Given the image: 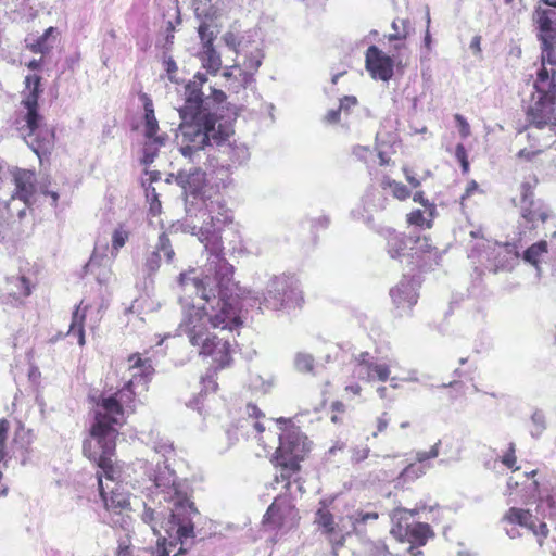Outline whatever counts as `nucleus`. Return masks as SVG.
Returning <instances> with one entry per match:
<instances>
[{
  "mask_svg": "<svg viewBox=\"0 0 556 556\" xmlns=\"http://www.w3.org/2000/svg\"><path fill=\"white\" fill-rule=\"evenodd\" d=\"M378 195V201L379 203L378 204H374V206L378 210H383L384 208V202L387 201L386 197H383L379 191L377 190H374V191H368L365 195V206L368 205V199L370 197H376Z\"/></svg>",
  "mask_w": 556,
  "mask_h": 556,
  "instance_id": "56",
  "label": "nucleus"
},
{
  "mask_svg": "<svg viewBox=\"0 0 556 556\" xmlns=\"http://www.w3.org/2000/svg\"><path fill=\"white\" fill-rule=\"evenodd\" d=\"M245 414L249 418L241 420V428H245V430L252 428L257 433L263 432L265 429L264 426L260 421L254 420L263 416L261 409L256 405L249 403L245 406Z\"/></svg>",
  "mask_w": 556,
  "mask_h": 556,
  "instance_id": "35",
  "label": "nucleus"
},
{
  "mask_svg": "<svg viewBox=\"0 0 556 556\" xmlns=\"http://www.w3.org/2000/svg\"><path fill=\"white\" fill-rule=\"evenodd\" d=\"M244 53V61L242 65H240L245 72H251L252 77L254 78L255 73L258 71L262 65L264 53L257 45H253L251 42L245 51H241Z\"/></svg>",
  "mask_w": 556,
  "mask_h": 556,
  "instance_id": "27",
  "label": "nucleus"
},
{
  "mask_svg": "<svg viewBox=\"0 0 556 556\" xmlns=\"http://www.w3.org/2000/svg\"><path fill=\"white\" fill-rule=\"evenodd\" d=\"M412 238H405L399 233L390 235L388 239V253L392 258H401L407 249Z\"/></svg>",
  "mask_w": 556,
  "mask_h": 556,
  "instance_id": "34",
  "label": "nucleus"
},
{
  "mask_svg": "<svg viewBox=\"0 0 556 556\" xmlns=\"http://www.w3.org/2000/svg\"><path fill=\"white\" fill-rule=\"evenodd\" d=\"M441 441L439 440L429 451H418L416 453V463L407 465L397 478V483L412 482L424 476L430 468V459L437 458L440 454L439 447Z\"/></svg>",
  "mask_w": 556,
  "mask_h": 556,
  "instance_id": "18",
  "label": "nucleus"
},
{
  "mask_svg": "<svg viewBox=\"0 0 556 556\" xmlns=\"http://www.w3.org/2000/svg\"><path fill=\"white\" fill-rule=\"evenodd\" d=\"M357 104V99L354 96H345L340 100L339 109L344 112H349L352 106Z\"/></svg>",
  "mask_w": 556,
  "mask_h": 556,
  "instance_id": "58",
  "label": "nucleus"
},
{
  "mask_svg": "<svg viewBox=\"0 0 556 556\" xmlns=\"http://www.w3.org/2000/svg\"><path fill=\"white\" fill-rule=\"evenodd\" d=\"M390 533L399 541H407L412 544L409 552L412 556L421 554L415 545L422 546L427 543L428 539L433 535V532L428 523L413 522L408 526H401L400 528H391Z\"/></svg>",
  "mask_w": 556,
  "mask_h": 556,
  "instance_id": "16",
  "label": "nucleus"
},
{
  "mask_svg": "<svg viewBox=\"0 0 556 556\" xmlns=\"http://www.w3.org/2000/svg\"><path fill=\"white\" fill-rule=\"evenodd\" d=\"M390 295L397 309L408 312L418 300L417 281L413 277L403 276L400 282L390 290Z\"/></svg>",
  "mask_w": 556,
  "mask_h": 556,
  "instance_id": "20",
  "label": "nucleus"
},
{
  "mask_svg": "<svg viewBox=\"0 0 556 556\" xmlns=\"http://www.w3.org/2000/svg\"><path fill=\"white\" fill-rule=\"evenodd\" d=\"M251 387L254 389H261L263 392H267L270 389L271 383L265 382L261 377L257 376L255 378H251Z\"/></svg>",
  "mask_w": 556,
  "mask_h": 556,
  "instance_id": "59",
  "label": "nucleus"
},
{
  "mask_svg": "<svg viewBox=\"0 0 556 556\" xmlns=\"http://www.w3.org/2000/svg\"><path fill=\"white\" fill-rule=\"evenodd\" d=\"M192 8L200 23H211L218 16V10L212 3V0H193Z\"/></svg>",
  "mask_w": 556,
  "mask_h": 556,
  "instance_id": "29",
  "label": "nucleus"
},
{
  "mask_svg": "<svg viewBox=\"0 0 556 556\" xmlns=\"http://www.w3.org/2000/svg\"><path fill=\"white\" fill-rule=\"evenodd\" d=\"M501 463L506 466L508 469L518 470V467H515L517 458L515 455V444L511 442L509 443L507 452L502 455Z\"/></svg>",
  "mask_w": 556,
  "mask_h": 556,
  "instance_id": "51",
  "label": "nucleus"
},
{
  "mask_svg": "<svg viewBox=\"0 0 556 556\" xmlns=\"http://www.w3.org/2000/svg\"><path fill=\"white\" fill-rule=\"evenodd\" d=\"M542 67L536 73L534 92L526 108L530 123L529 136L544 140L556 139V36L542 45Z\"/></svg>",
  "mask_w": 556,
  "mask_h": 556,
  "instance_id": "4",
  "label": "nucleus"
},
{
  "mask_svg": "<svg viewBox=\"0 0 556 556\" xmlns=\"http://www.w3.org/2000/svg\"><path fill=\"white\" fill-rule=\"evenodd\" d=\"M148 479L149 502L143 503L141 520L159 535L157 553L151 556H178L194 536L191 516L197 510L189 500L188 486L165 462L157 463Z\"/></svg>",
  "mask_w": 556,
  "mask_h": 556,
  "instance_id": "3",
  "label": "nucleus"
},
{
  "mask_svg": "<svg viewBox=\"0 0 556 556\" xmlns=\"http://www.w3.org/2000/svg\"><path fill=\"white\" fill-rule=\"evenodd\" d=\"M128 371L129 379L127 380L130 386H136L137 389L147 391L148 383L151 380L154 369L149 358H142L140 354L135 353L128 357Z\"/></svg>",
  "mask_w": 556,
  "mask_h": 556,
  "instance_id": "21",
  "label": "nucleus"
},
{
  "mask_svg": "<svg viewBox=\"0 0 556 556\" xmlns=\"http://www.w3.org/2000/svg\"><path fill=\"white\" fill-rule=\"evenodd\" d=\"M522 247L511 243L498 245L495 256V270H510L520 257Z\"/></svg>",
  "mask_w": 556,
  "mask_h": 556,
  "instance_id": "25",
  "label": "nucleus"
},
{
  "mask_svg": "<svg viewBox=\"0 0 556 556\" xmlns=\"http://www.w3.org/2000/svg\"><path fill=\"white\" fill-rule=\"evenodd\" d=\"M371 357L367 352L362 353L353 369V375L359 380L371 381Z\"/></svg>",
  "mask_w": 556,
  "mask_h": 556,
  "instance_id": "39",
  "label": "nucleus"
},
{
  "mask_svg": "<svg viewBox=\"0 0 556 556\" xmlns=\"http://www.w3.org/2000/svg\"><path fill=\"white\" fill-rule=\"evenodd\" d=\"M555 16L554 9H547L542 12H536L535 22L539 29V38L542 45L551 42L556 37V27L553 21Z\"/></svg>",
  "mask_w": 556,
  "mask_h": 556,
  "instance_id": "26",
  "label": "nucleus"
},
{
  "mask_svg": "<svg viewBox=\"0 0 556 556\" xmlns=\"http://www.w3.org/2000/svg\"><path fill=\"white\" fill-rule=\"evenodd\" d=\"M198 33L203 48L207 46H213V41L216 35L214 30H212L211 28V23H200Z\"/></svg>",
  "mask_w": 556,
  "mask_h": 556,
  "instance_id": "49",
  "label": "nucleus"
},
{
  "mask_svg": "<svg viewBox=\"0 0 556 556\" xmlns=\"http://www.w3.org/2000/svg\"><path fill=\"white\" fill-rule=\"evenodd\" d=\"M455 157L460 163L463 170L467 172L468 167H469V164L467 161V154H466V150H465L464 146L460 143L456 146Z\"/></svg>",
  "mask_w": 556,
  "mask_h": 556,
  "instance_id": "53",
  "label": "nucleus"
},
{
  "mask_svg": "<svg viewBox=\"0 0 556 556\" xmlns=\"http://www.w3.org/2000/svg\"><path fill=\"white\" fill-rule=\"evenodd\" d=\"M366 70L372 78L388 81L393 76L394 61L376 46L366 51Z\"/></svg>",
  "mask_w": 556,
  "mask_h": 556,
  "instance_id": "17",
  "label": "nucleus"
},
{
  "mask_svg": "<svg viewBox=\"0 0 556 556\" xmlns=\"http://www.w3.org/2000/svg\"><path fill=\"white\" fill-rule=\"evenodd\" d=\"M85 313H80V307H77L73 313L72 323L67 332L70 337H76L78 344H85V331H84Z\"/></svg>",
  "mask_w": 556,
  "mask_h": 556,
  "instance_id": "38",
  "label": "nucleus"
},
{
  "mask_svg": "<svg viewBox=\"0 0 556 556\" xmlns=\"http://www.w3.org/2000/svg\"><path fill=\"white\" fill-rule=\"evenodd\" d=\"M394 34L389 35V40H401L405 39L412 31V23L409 20H395L392 23Z\"/></svg>",
  "mask_w": 556,
  "mask_h": 556,
  "instance_id": "44",
  "label": "nucleus"
},
{
  "mask_svg": "<svg viewBox=\"0 0 556 556\" xmlns=\"http://www.w3.org/2000/svg\"><path fill=\"white\" fill-rule=\"evenodd\" d=\"M202 224L197 225L188 217L182 223V230L197 236L208 252L202 278L191 277L192 273L180 274L179 281L186 292H195L200 303L184 304L182 318L177 328V336H186L189 343L198 349L200 355L211 356L217 368L230 363V344L218 338L211 328L230 329L241 325L239 308V288L233 280V266L223 256L220 231L223 226L232 222L228 210L211 201L205 208H200Z\"/></svg>",
  "mask_w": 556,
  "mask_h": 556,
  "instance_id": "1",
  "label": "nucleus"
},
{
  "mask_svg": "<svg viewBox=\"0 0 556 556\" xmlns=\"http://www.w3.org/2000/svg\"><path fill=\"white\" fill-rule=\"evenodd\" d=\"M117 555L118 556H130V545L127 543L126 540H123L118 544L117 548Z\"/></svg>",
  "mask_w": 556,
  "mask_h": 556,
  "instance_id": "64",
  "label": "nucleus"
},
{
  "mask_svg": "<svg viewBox=\"0 0 556 556\" xmlns=\"http://www.w3.org/2000/svg\"><path fill=\"white\" fill-rule=\"evenodd\" d=\"M455 121L457 124V128L460 132V136L463 138L468 137L470 134V127H469V124L467 123V121L459 114L455 115Z\"/></svg>",
  "mask_w": 556,
  "mask_h": 556,
  "instance_id": "54",
  "label": "nucleus"
},
{
  "mask_svg": "<svg viewBox=\"0 0 556 556\" xmlns=\"http://www.w3.org/2000/svg\"><path fill=\"white\" fill-rule=\"evenodd\" d=\"M368 454H369L368 447L356 448L353 452L352 458H353V460L359 463V462L366 459L368 457Z\"/></svg>",
  "mask_w": 556,
  "mask_h": 556,
  "instance_id": "63",
  "label": "nucleus"
},
{
  "mask_svg": "<svg viewBox=\"0 0 556 556\" xmlns=\"http://www.w3.org/2000/svg\"><path fill=\"white\" fill-rule=\"evenodd\" d=\"M242 298L258 304L260 308L263 306L276 312L300 307L303 303V293L298 279L285 274L273 276L267 281L262 296L257 292L248 291Z\"/></svg>",
  "mask_w": 556,
  "mask_h": 556,
  "instance_id": "10",
  "label": "nucleus"
},
{
  "mask_svg": "<svg viewBox=\"0 0 556 556\" xmlns=\"http://www.w3.org/2000/svg\"><path fill=\"white\" fill-rule=\"evenodd\" d=\"M408 222L410 224L422 226L426 223V219L424 217V213L421 211L417 210L409 214Z\"/></svg>",
  "mask_w": 556,
  "mask_h": 556,
  "instance_id": "61",
  "label": "nucleus"
},
{
  "mask_svg": "<svg viewBox=\"0 0 556 556\" xmlns=\"http://www.w3.org/2000/svg\"><path fill=\"white\" fill-rule=\"evenodd\" d=\"M201 384H202V390H201V394L202 395L203 393H210V392H215L216 389H217V381H216V370L215 369H210L207 370V372L205 374L204 377H202L201 379Z\"/></svg>",
  "mask_w": 556,
  "mask_h": 556,
  "instance_id": "48",
  "label": "nucleus"
},
{
  "mask_svg": "<svg viewBox=\"0 0 556 556\" xmlns=\"http://www.w3.org/2000/svg\"><path fill=\"white\" fill-rule=\"evenodd\" d=\"M128 239L129 230L125 227V225H118L112 233L111 255L113 258L116 257L119 249L125 245Z\"/></svg>",
  "mask_w": 556,
  "mask_h": 556,
  "instance_id": "42",
  "label": "nucleus"
},
{
  "mask_svg": "<svg viewBox=\"0 0 556 556\" xmlns=\"http://www.w3.org/2000/svg\"><path fill=\"white\" fill-rule=\"evenodd\" d=\"M166 137L161 135L159 137L146 138V142L143 144V155L141 162L148 166L153 163L154 159L159 153V149L164 146Z\"/></svg>",
  "mask_w": 556,
  "mask_h": 556,
  "instance_id": "33",
  "label": "nucleus"
},
{
  "mask_svg": "<svg viewBox=\"0 0 556 556\" xmlns=\"http://www.w3.org/2000/svg\"><path fill=\"white\" fill-rule=\"evenodd\" d=\"M176 182L191 194L198 195L205 182V172L198 166H191L189 169H180L176 176Z\"/></svg>",
  "mask_w": 556,
  "mask_h": 556,
  "instance_id": "22",
  "label": "nucleus"
},
{
  "mask_svg": "<svg viewBox=\"0 0 556 556\" xmlns=\"http://www.w3.org/2000/svg\"><path fill=\"white\" fill-rule=\"evenodd\" d=\"M341 112L339 108L329 110L324 116V122L330 125L339 123Z\"/></svg>",
  "mask_w": 556,
  "mask_h": 556,
  "instance_id": "57",
  "label": "nucleus"
},
{
  "mask_svg": "<svg viewBox=\"0 0 556 556\" xmlns=\"http://www.w3.org/2000/svg\"><path fill=\"white\" fill-rule=\"evenodd\" d=\"M162 255L166 263H174L175 251L166 232L159 236L154 249L146 256L143 270L147 275H153L160 269Z\"/></svg>",
  "mask_w": 556,
  "mask_h": 556,
  "instance_id": "19",
  "label": "nucleus"
},
{
  "mask_svg": "<svg viewBox=\"0 0 556 556\" xmlns=\"http://www.w3.org/2000/svg\"><path fill=\"white\" fill-rule=\"evenodd\" d=\"M315 523L318 529L327 535L333 548L340 547L344 544L345 536L354 532L353 521L348 518L340 519L339 522L334 520L333 515L323 504L315 514Z\"/></svg>",
  "mask_w": 556,
  "mask_h": 556,
  "instance_id": "11",
  "label": "nucleus"
},
{
  "mask_svg": "<svg viewBox=\"0 0 556 556\" xmlns=\"http://www.w3.org/2000/svg\"><path fill=\"white\" fill-rule=\"evenodd\" d=\"M41 77L28 75L25 78V90L23 91L22 104L27 110L25 122L27 132L24 140L39 159L49 154L54 146V131L42 124V116L38 113V99Z\"/></svg>",
  "mask_w": 556,
  "mask_h": 556,
  "instance_id": "7",
  "label": "nucleus"
},
{
  "mask_svg": "<svg viewBox=\"0 0 556 556\" xmlns=\"http://www.w3.org/2000/svg\"><path fill=\"white\" fill-rule=\"evenodd\" d=\"M535 473L536 471L532 470L531 472H523L508 479V503L528 502L536 496L539 484L533 479Z\"/></svg>",
  "mask_w": 556,
  "mask_h": 556,
  "instance_id": "14",
  "label": "nucleus"
},
{
  "mask_svg": "<svg viewBox=\"0 0 556 556\" xmlns=\"http://www.w3.org/2000/svg\"><path fill=\"white\" fill-rule=\"evenodd\" d=\"M389 424V418L387 417V413H383L378 419H377V432H374L372 435L377 437L378 432H382L387 429Z\"/></svg>",
  "mask_w": 556,
  "mask_h": 556,
  "instance_id": "62",
  "label": "nucleus"
},
{
  "mask_svg": "<svg viewBox=\"0 0 556 556\" xmlns=\"http://www.w3.org/2000/svg\"><path fill=\"white\" fill-rule=\"evenodd\" d=\"M536 184L538 179L535 177H529L521 184V215L530 223H534L538 219L545 222L549 217V208L542 203L533 201V189Z\"/></svg>",
  "mask_w": 556,
  "mask_h": 556,
  "instance_id": "15",
  "label": "nucleus"
},
{
  "mask_svg": "<svg viewBox=\"0 0 556 556\" xmlns=\"http://www.w3.org/2000/svg\"><path fill=\"white\" fill-rule=\"evenodd\" d=\"M298 510L288 495H278L268 507L264 523L274 528L291 529L298 522Z\"/></svg>",
  "mask_w": 556,
  "mask_h": 556,
  "instance_id": "12",
  "label": "nucleus"
},
{
  "mask_svg": "<svg viewBox=\"0 0 556 556\" xmlns=\"http://www.w3.org/2000/svg\"><path fill=\"white\" fill-rule=\"evenodd\" d=\"M556 516V503L553 497L540 498L535 515L530 509L510 507L502 517L503 529L510 539H517L522 535L520 530L532 533L538 541L539 546L543 545L549 530L544 521L545 518Z\"/></svg>",
  "mask_w": 556,
  "mask_h": 556,
  "instance_id": "8",
  "label": "nucleus"
},
{
  "mask_svg": "<svg viewBox=\"0 0 556 556\" xmlns=\"http://www.w3.org/2000/svg\"><path fill=\"white\" fill-rule=\"evenodd\" d=\"M473 241L468 245V260L473 269L472 288L483 289L484 261L486 258V243L482 229L470 231Z\"/></svg>",
  "mask_w": 556,
  "mask_h": 556,
  "instance_id": "13",
  "label": "nucleus"
},
{
  "mask_svg": "<svg viewBox=\"0 0 556 556\" xmlns=\"http://www.w3.org/2000/svg\"><path fill=\"white\" fill-rule=\"evenodd\" d=\"M154 451L159 454H162L163 456H166L173 452V444L168 441L161 440L160 442L155 443Z\"/></svg>",
  "mask_w": 556,
  "mask_h": 556,
  "instance_id": "55",
  "label": "nucleus"
},
{
  "mask_svg": "<svg viewBox=\"0 0 556 556\" xmlns=\"http://www.w3.org/2000/svg\"><path fill=\"white\" fill-rule=\"evenodd\" d=\"M294 365L299 371L309 372L314 367V357L307 353H298L294 358Z\"/></svg>",
  "mask_w": 556,
  "mask_h": 556,
  "instance_id": "47",
  "label": "nucleus"
},
{
  "mask_svg": "<svg viewBox=\"0 0 556 556\" xmlns=\"http://www.w3.org/2000/svg\"><path fill=\"white\" fill-rule=\"evenodd\" d=\"M8 291L14 300H22L31 293L29 280L24 276H12L7 280Z\"/></svg>",
  "mask_w": 556,
  "mask_h": 556,
  "instance_id": "28",
  "label": "nucleus"
},
{
  "mask_svg": "<svg viewBox=\"0 0 556 556\" xmlns=\"http://www.w3.org/2000/svg\"><path fill=\"white\" fill-rule=\"evenodd\" d=\"M35 435L31 430L25 429L24 427H20L15 431V435L13 439L12 452L13 456L20 460L22 465H26L33 453V442Z\"/></svg>",
  "mask_w": 556,
  "mask_h": 556,
  "instance_id": "23",
  "label": "nucleus"
},
{
  "mask_svg": "<svg viewBox=\"0 0 556 556\" xmlns=\"http://www.w3.org/2000/svg\"><path fill=\"white\" fill-rule=\"evenodd\" d=\"M33 179L34 174L29 170H20L15 176L16 194L17 197L27 202L33 193Z\"/></svg>",
  "mask_w": 556,
  "mask_h": 556,
  "instance_id": "30",
  "label": "nucleus"
},
{
  "mask_svg": "<svg viewBox=\"0 0 556 556\" xmlns=\"http://www.w3.org/2000/svg\"><path fill=\"white\" fill-rule=\"evenodd\" d=\"M378 519V514L377 513H363V511H357L351 516L348 517V523L350 525V520H352L354 523H353V527H354V532L357 531V526L359 523H366L368 522L369 520H376Z\"/></svg>",
  "mask_w": 556,
  "mask_h": 556,
  "instance_id": "50",
  "label": "nucleus"
},
{
  "mask_svg": "<svg viewBox=\"0 0 556 556\" xmlns=\"http://www.w3.org/2000/svg\"><path fill=\"white\" fill-rule=\"evenodd\" d=\"M223 76L226 78L227 88L236 93L254 81L252 73L245 72L240 65L226 67Z\"/></svg>",
  "mask_w": 556,
  "mask_h": 556,
  "instance_id": "24",
  "label": "nucleus"
},
{
  "mask_svg": "<svg viewBox=\"0 0 556 556\" xmlns=\"http://www.w3.org/2000/svg\"><path fill=\"white\" fill-rule=\"evenodd\" d=\"M288 422L289 421L283 418L277 419V424L283 425L285 428L281 433H279V446L275 455L276 464L280 467V475L276 476L275 482H286V489L290 488L292 475L299 471V463L309 451L307 438L294 426H287Z\"/></svg>",
  "mask_w": 556,
  "mask_h": 556,
  "instance_id": "9",
  "label": "nucleus"
},
{
  "mask_svg": "<svg viewBox=\"0 0 556 556\" xmlns=\"http://www.w3.org/2000/svg\"><path fill=\"white\" fill-rule=\"evenodd\" d=\"M239 433L241 435H244V434L249 435V433H250V431L245 430V428H241V420L239 421V424L237 426L228 428L226 431V435L228 438L229 445H232L238 441Z\"/></svg>",
  "mask_w": 556,
  "mask_h": 556,
  "instance_id": "52",
  "label": "nucleus"
},
{
  "mask_svg": "<svg viewBox=\"0 0 556 556\" xmlns=\"http://www.w3.org/2000/svg\"><path fill=\"white\" fill-rule=\"evenodd\" d=\"M382 188H389L394 195V198L399 200H405L410 195V191L407 189L405 185L402 182H397L395 180H391L390 178H384L381 182Z\"/></svg>",
  "mask_w": 556,
  "mask_h": 556,
  "instance_id": "45",
  "label": "nucleus"
},
{
  "mask_svg": "<svg viewBox=\"0 0 556 556\" xmlns=\"http://www.w3.org/2000/svg\"><path fill=\"white\" fill-rule=\"evenodd\" d=\"M206 80L205 74L197 73L185 87V103L178 109V150L190 163L199 164L206 155L204 150L215 144L232 165H242L250 159L249 148L229 140L233 134L231 126L217 117L218 105L226 96L222 90L210 87L211 94L204 97L202 87Z\"/></svg>",
  "mask_w": 556,
  "mask_h": 556,
  "instance_id": "2",
  "label": "nucleus"
},
{
  "mask_svg": "<svg viewBox=\"0 0 556 556\" xmlns=\"http://www.w3.org/2000/svg\"><path fill=\"white\" fill-rule=\"evenodd\" d=\"M200 60L202 66L211 74H216L222 66L220 55L213 46H207L202 49Z\"/></svg>",
  "mask_w": 556,
  "mask_h": 556,
  "instance_id": "31",
  "label": "nucleus"
},
{
  "mask_svg": "<svg viewBox=\"0 0 556 556\" xmlns=\"http://www.w3.org/2000/svg\"><path fill=\"white\" fill-rule=\"evenodd\" d=\"M85 456L98 466L97 480L105 509L102 516L103 522L128 533L132 523L129 515L131 510L130 493L119 481L122 471L113 460L115 451L106 455L108 457L101 456L96 458L89 455Z\"/></svg>",
  "mask_w": 556,
  "mask_h": 556,
  "instance_id": "6",
  "label": "nucleus"
},
{
  "mask_svg": "<svg viewBox=\"0 0 556 556\" xmlns=\"http://www.w3.org/2000/svg\"><path fill=\"white\" fill-rule=\"evenodd\" d=\"M144 98V137L152 138L159 137L156 134L159 131V123L154 114L152 100L149 99L146 94Z\"/></svg>",
  "mask_w": 556,
  "mask_h": 556,
  "instance_id": "32",
  "label": "nucleus"
},
{
  "mask_svg": "<svg viewBox=\"0 0 556 556\" xmlns=\"http://www.w3.org/2000/svg\"><path fill=\"white\" fill-rule=\"evenodd\" d=\"M547 253V242L542 240L539 241L522 252L523 260L539 268V264L541 262V257Z\"/></svg>",
  "mask_w": 556,
  "mask_h": 556,
  "instance_id": "36",
  "label": "nucleus"
},
{
  "mask_svg": "<svg viewBox=\"0 0 556 556\" xmlns=\"http://www.w3.org/2000/svg\"><path fill=\"white\" fill-rule=\"evenodd\" d=\"M226 46L233 50L236 53H240L241 51H245L248 46L252 42L249 38L244 36L239 37L235 33L228 31L223 37Z\"/></svg>",
  "mask_w": 556,
  "mask_h": 556,
  "instance_id": "43",
  "label": "nucleus"
},
{
  "mask_svg": "<svg viewBox=\"0 0 556 556\" xmlns=\"http://www.w3.org/2000/svg\"><path fill=\"white\" fill-rule=\"evenodd\" d=\"M547 428L546 415L542 409L535 408L530 417V435L533 439L542 437L543 432Z\"/></svg>",
  "mask_w": 556,
  "mask_h": 556,
  "instance_id": "37",
  "label": "nucleus"
},
{
  "mask_svg": "<svg viewBox=\"0 0 556 556\" xmlns=\"http://www.w3.org/2000/svg\"><path fill=\"white\" fill-rule=\"evenodd\" d=\"M419 507L414 509L396 508L391 515L392 528H400L401 526H410L413 522L410 519L419 511Z\"/></svg>",
  "mask_w": 556,
  "mask_h": 556,
  "instance_id": "40",
  "label": "nucleus"
},
{
  "mask_svg": "<svg viewBox=\"0 0 556 556\" xmlns=\"http://www.w3.org/2000/svg\"><path fill=\"white\" fill-rule=\"evenodd\" d=\"M58 30L54 27L46 29L42 36H40L35 43L31 45V51L35 53H47L52 48V41L56 38Z\"/></svg>",
  "mask_w": 556,
  "mask_h": 556,
  "instance_id": "41",
  "label": "nucleus"
},
{
  "mask_svg": "<svg viewBox=\"0 0 556 556\" xmlns=\"http://www.w3.org/2000/svg\"><path fill=\"white\" fill-rule=\"evenodd\" d=\"M371 381H387L390 376V366L386 363H378L371 359Z\"/></svg>",
  "mask_w": 556,
  "mask_h": 556,
  "instance_id": "46",
  "label": "nucleus"
},
{
  "mask_svg": "<svg viewBox=\"0 0 556 556\" xmlns=\"http://www.w3.org/2000/svg\"><path fill=\"white\" fill-rule=\"evenodd\" d=\"M143 187L146 188V195L149 201H155L157 204V207H161V202L159 200V195L156 193V190L151 184L146 186V182L142 181Z\"/></svg>",
  "mask_w": 556,
  "mask_h": 556,
  "instance_id": "60",
  "label": "nucleus"
},
{
  "mask_svg": "<svg viewBox=\"0 0 556 556\" xmlns=\"http://www.w3.org/2000/svg\"><path fill=\"white\" fill-rule=\"evenodd\" d=\"M143 391L130 386L128 381L116 393L102 396L94 407V424L90 438L83 444L84 455L100 458L115 451L117 430L115 426L125 420V412L132 410L136 395Z\"/></svg>",
  "mask_w": 556,
  "mask_h": 556,
  "instance_id": "5",
  "label": "nucleus"
}]
</instances>
